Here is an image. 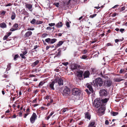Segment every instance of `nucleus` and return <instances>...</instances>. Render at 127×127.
I'll use <instances>...</instances> for the list:
<instances>
[{"mask_svg": "<svg viewBox=\"0 0 127 127\" xmlns=\"http://www.w3.org/2000/svg\"><path fill=\"white\" fill-rule=\"evenodd\" d=\"M39 61L38 60H36L35 62L32 63V65L33 66H35L37 65L39 63Z\"/></svg>", "mask_w": 127, "mask_h": 127, "instance_id": "obj_25", "label": "nucleus"}, {"mask_svg": "<svg viewBox=\"0 0 127 127\" xmlns=\"http://www.w3.org/2000/svg\"><path fill=\"white\" fill-rule=\"evenodd\" d=\"M111 114L113 116H115L118 114V113L116 112H111Z\"/></svg>", "mask_w": 127, "mask_h": 127, "instance_id": "obj_32", "label": "nucleus"}, {"mask_svg": "<svg viewBox=\"0 0 127 127\" xmlns=\"http://www.w3.org/2000/svg\"><path fill=\"white\" fill-rule=\"evenodd\" d=\"M55 81L56 82V84L57 85L58 84L59 86H61L62 85H63V80L61 78H55Z\"/></svg>", "mask_w": 127, "mask_h": 127, "instance_id": "obj_6", "label": "nucleus"}, {"mask_svg": "<svg viewBox=\"0 0 127 127\" xmlns=\"http://www.w3.org/2000/svg\"><path fill=\"white\" fill-rule=\"evenodd\" d=\"M26 8H28L29 10L32 11V5L30 4H26L25 5Z\"/></svg>", "mask_w": 127, "mask_h": 127, "instance_id": "obj_15", "label": "nucleus"}, {"mask_svg": "<svg viewBox=\"0 0 127 127\" xmlns=\"http://www.w3.org/2000/svg\"><path fill=\"white\" fill-rule=\"evenodd\" d=\"M126 71L125 69H121L120 70L119 73L120 74H121L122 73H124L126 72Z\"/></svg>", "mask_w": 127, "mask_h": 127, "instance_id": "obj_30", "label": "nucleus"}, {"mask_svg": "<svg viewBox=\"0 0 127 127\" xmlns=\"http://www.w3.org/2000/svg\"><path fill=\"white\" fill-rule=\"evenodd\" d=\"M66 25L67 27L69 28L70 27L69 23L68 22H66Z\"/></svg>", "mask_w": 127, "mask_h": 127, "instance_id": "obj_52", "label": "nucleus"}, {"mask_svg": "<svg viewBox=\"0 0 127 127\" xmlns=\"http://www.w3.org/2000/svg\"><path fill=\"white\" fill-rule=\"evenodd\" d=\"M80 66L76 64H73L71 66V69L72 70H75L79 68Z\"/></svg>", "mask_w": 127, "mask_h": 127, "instance_id": "obj_9", "label": "nucleus"}, {"mask_svg": "<svg viewBox=\"0 0 127 127\" xmlns=\"http://www.w3.org/2000/svg\"><path fill=\"white\" fill-rule=\"evenodd\" d=\"M72 92L73 95H78L80 94V91L77 88H73L72 91Z\"/></svg>", "mask_w": 127, "mask_h": 127, "instance_id": "obj_4", "label": "nucleus"}, {"mask_svg": "<svg viewBox=\"0 0 127 127\" xmlns=\"http://www.w3.org/2000/svg\"><path fill=\"white\" fill-rule=\"evenodd\" d=\"M0 27L3 29L6 28L7 26L6 24L3 22L0 24Z\"/></svg>", "mask_w": 127, "mask_h": 127, "instance_id": "obj_20", "label": "nucleus"}, {"mask_svg": "<svg viewBox=\"0 0 127 127\" xmlns=\"http://www.w3.org/2000/svg\"><path fill=\"white\" fill-rule=\"evenodd\" d=\"M96 125V122L95 120H93L91 121L89 125V127H95V125Z\"/></svg>", "mask_w": 127, "mask_h": 127, "instance_id": "obj_13", "label": "nucleus"}, {"mask_svg": "<svg viewBox=\"0 0 127 127\" xmlns=\"http://www.w3.org/2000/svg\"><path fill=\"white\" fill-rule=\"evenodd\" d=\"M47 35V33H44L42 34V37L44 38L46 37Z\"/></svg>", "mask_w": 127, "mask_h": 127, "instance_id": "obj_53", "label": "nucleus"}, {"mask_svg": "<svg viewBox=\"0 0 127 127\" xmlns=\"http://www.w3.org/2000/svg\"><path fill=\"white\" fill-rule=\"evenodd\" d=\"M113 84L112 81L110 80H108L105 81L103 85L105 87H109L111 86Z\"/></svg>", "mask_w": 127, "mask_h": 127, "instance_id": "obj_7", "label": "nucleus"}, {"mask_svg": "<svg viewBox=\"0 0 127 127\" xmlns=\"http://www.w3.org/2000/svg\"><path fill=\"white\" fill-rule=\"evenodd\" d=\"M22 52L23 53V54L24 55H25L27 53V49H25V51L24 52Z\"/></svg>", "mask_w": 127, "mask_h": 127, "instance_id": "obj_50", "label": "nucleus"}, {"mask_svg": "<svg viewBox=\"0 0 127 127\" xmlns=\"http://www.w3.org/2000/svg\"><path fill=\"white\" fill-rule=\"evenodd\" d=\"M23 13L25 15H29V13L26 11H25L23 12Z\"/></svg>", "mask_w": 127, "mask_h": 127, "instance_id": "obj_51", "label": "nucleus"}, {"mask_svg": "<svg viewBox=\"0 0 127 127\" xmlns=\"http://www.w3.org/2000/svg\"><path fill=\"white\" fill-rule=\"evenodd\" d=\"M56 82L55 81V79L53 81L50 82L49 86L50 87H54V85H55V86H57V85L56 84Z\"/></svg>", "mask_w": 127, "mask_h": 127, "instance_id": "obj_16", "label": "nucleus"}, {"mask_svg": "<svg viewBox=\"0 0 127 127\" xmlns=\"http://www.w3.org/2000/svg\"><path fill=\"white\" fill-rule=\"evenodd\" d=\"M125 7L123 6V7H121L120 9V11H119L120 12H122V11L124 10H125Z\"/></svg>", "mask_w": 127, "mask_h": 127, "instance_id": "obj_38", "label": "nucleus"}, {"mask_svg": "<svg viewBox=\"0 0 127 127\" xmlns=\"http://www.w3.org/2000/svg\"><path fill=\"white\" fill-rule=\"evenodd\" d=\"M90 92H91L92 93H93L94 92V90L93 89V88H88Z\"/></svg>", "mask_w": 127, "mask_h": 127, "instance_id": "obj_56", "label": "nucleus"}, {"mask_svg": "<svg viewBox=\"0 0 127 127\" xmlns=\"http://www.w3.org/2000/svg\"><path fill=\"white\" fill-rule=\"evenodd\" d=\"M8 36L7 35H5V36L3 38V40H6Z\"/></svg>", "mask_w": 127, "mask_h": 127, "instance_id": "obj_60", "label": "nucleus"}, {"mask_svg": "<svg viewBox=\"0 0 127 127\" xmlns=\"http://www.w3.org/2000/svg\"><path fill=\"white\" fill-rule=\"evenodd\" d=\"M55 24L54 23H50L49 24V25L50 26H54V25H55Z\"/></svg>", "mask_w": 127, "mask_h": 127, "instance_id": "obj_61", "label": "nucleus"}, {"mask_svg": "<svg viewBox=\"0 0 127 127\" xmlns=\"http://www.w3.org/2000/svg\"><path fill=\"white\" fill-rule=\"evenodd\" d=\"M123 40L121 39H116L115 40V42L116 43H117L118 42L120 41H122Z\"/></svg>", "mask_w": 127, "mask_h": 127, "instance_id": "obj_47", "label": "nucleus"}, {"mask_svg": "<svg viewBox=\"0 0 127 127\" xmlns=\"http://www.w3.org/2000/svg\"><path fill=\"white\" fill-rule=\"evenodd\" d=\"M64 42L62 41H60L57 44V47H59L62 45V44Z\"/></svg>", "mask_w": 127, "mask_h": 127, "instance_id": "obj_26", "label": "nucleus"}, {"mask_svg": "<svg viewBox=\"0 0 127 127\" xmlns=\"http://www.w3.org/2000/svg\"><path fill=\"white\" fill-rule=\"evenodd\" d=\"M94 103L95 104V106L96 108H98L100 106H102V103L101 102L100 100V98H97L95 99L94 100Z\"/></svg>", "mask_w": 127, "mask_h": 127, "instance_id": "obj_3", "label": "nucleus"}, {"mask_svg": "<svg viewBox=\"0 0 127 127\" xmlns=\"http://www.w3.org/2000/svg\"><path fill=\"white\" fill-rule=\"evenodd\" d=\"M83 71L81 70L77 71L76 72L77 76L79 78H81L83 76Z\"/></svg>", "mask_w": 127, "mask_h": 127, "instance_id": "obj_10", "label": "nucleus"}, {"mask_svg": "<svg viewBox=\"0 0 127 127\" xmlns=\"http://www.w3.org/2000/svg\"><path fill=\"white\" fill-rule=\"evenodd\" d=\"M90 74V73L89 71H85L84 73H83V75L84 77V78L89 77Z\"/></svg>", "mask_w": 127, "mask_h": 127, "instance_id": "obj_12", "label": "nucleus"}, {"mask_svg": "<svg viewBox=\"0 0 127 127\" xmlns=\"http://www.w3.org/2000/svg\"><path fill=\"white\" fill-rule=\"evenodd\" d=\"M125 31V29H121L120 30V32L122 33L123 32Z\"/></svg>", "mask_w": 127, "mask_h": 127, "instance_id": "obj_63", "label": "nucleus"}, {"mask_svg": "<svg viewBox=\"0 0 127 127\" xmlns=\"http://www.w3.org/2000/svg\"><path fill=\"white\" fill-rule=\"evenodd\" d=\"M105 109V107L102 106L99 108L98 111L99 113H101L102 115H103L104 113Z\"/></svg>", "mask_w": 127, "mask_h": 127, "instance_id": "obj_11", "label": "nucleus"}, {"mask_svg": "<svg viewBox=\"0 0 127 127\" xmlns=\"http://www.w3.org/2000/svg\"><path fill=\"white\" fill-rule=\"evenodd\" d=\"M17 30L18 29L17 28H12L10 29V31L11 32H13Z\"/></svg>", "mask_w": 127, "mask_h": 127, "instance_id": "obj_39", "label": "nucleus"}, {"mask_svg": "<svg viewBox=\"0 0 127 127\" xmlns=\"http://www.w3.org/2000/svg\"><path fill=\"white\" fill-rule=\"evenodd\" d=\"M45 83V82L44 81H41L39 83L38 86L39 87H41Z\"/></svg>", "mask_w": 127, "mask_h": 127, "instance_id": "obj_24", "label": "nucleus"}, {"mask_svg": "<svg viewBox=\"0 0 127 127\" xmlns=\"http://www.w3.org/2000/svg\"><path fill=\"white\" fill-rule=\"evenodd\" d=\"M37 116L35 113H33L30 118V121L31 122L32 124H33L35 122L36 119H37Z\"/></svg>", "mask_w": 127, "mask_h": 127, "instance_id": "obj_5", "label": "nucleus"}, {"mask_svg": "<svg viewBox=\"0 0 127 127\" xmlns=\"http://www.w3.org/2000/svg\"><path fill=\"white\" fill-rule=\"evenodd\" d=\"M63 24L62 22L58 23L56 25V27L57 28H60L62 27Z\"/></svg>", "mask_w": 127, "mask_h": 127, "instance_id": "obj_23", "label": "nucleus"}, {"mask_svg": "<svg viewBox=\"0 0 127 127\" xmlns=\"http://www.w3.org/2000/svg\"><path fill=\"white\" fill-rule=\"evenodd\" d=\"M68 111V109L67 108H63L61 110V113L63 114L64 112L66 111Z\"/></svg>", "mask_w": 127, "mask_h": 127, "instance_id": "obj_22", "label": "nucleus"}, {"mask_svg": "<svg viewBox=\"0 0 127 127\" xmlns=\"http://www.w3.org/2000/svg\"><path fill=\"white\" fill-rule=\"evenodd\" d=\"M34 30V28L30 27V28H28V29H27V30H29V31H30V30L33 31V30Z\"/></svg>", "mask_w": 127, "mask_h": 127, "instance_id": "obj_49", "label": "nucleus"}, {"mask_svg": "<svg viewBox=\"0 0 127 127\" xmlns=\"http://www.w3.org/2000/svg\"><path fill=\"white\" fill-rule=\"evenodd\" d=\"M45 41L46 42L48 43L49 44H50L51 39L49 38H48L45 39Z\"/></svg>", "mask_w": 127, "mask_h": 127, "instance_id": "obj_31", "label": "nucleus"}, {"mask_svg": "<svg viewBox=\"0 0 127 127\" xmlns=\"http://www.w3.org/2000/svg\"><path fill=\"white\" fill-rule=\"evenodd\" d=\"M109 124V122L108 120H106L105 121V124L106 125H108Z\"/></svg>", "mask_w": 127, "mask_h": 127, "instance_id": "obj_57", "label": "nucleus"}, {"mask_svg": "<svg viewBox=\"0 0 127 127\" xmlns=\"http://www.w3.org/2000/svg\"><path fill=\"white\" fill-rule=\"evenodd\" d=\"M70 92V90L69 88H65L63 91V95H68Z\"/></svg>", "mask_w": 127, "mask_h": 127, "instance_id": "obj_8", "label": "nucleus"}, {"mask_svg": "<svg viewBox=\"0 0 127 127\" xmlns=\"http://www.w3.org/2000/svg\"><path fill=\"white\" fill-rule=\"evenodd\" d=\"M58 51H59L58 53L56 55V56H59L61 55V50H60V49H59L58 50Z\"/></svg>", "mask_w": 127, "mask_h": 127, "instance_id": "obj_33", "label": "nucleus"}, {"mask_svg": "<svg viewBox=\"0 0 127 127\" xmlns=\"http://www.w3.org/2000/svg\"><path fill=\"white\" fill-rule=\"evenodd\" d=\"M87 52V51L86 50H84L83 52L82 53L83 54H85Z\"/></svg>", "mask_w": 127, "mask_h": 127, "instance_id": "obj_59", "label": "nucleus"}, {"mask_svg": "<svg viewBox=\"0 0 127 127\" xmlns=\"http://www.w3.org/2000/svg\"><path fill=\"white\" fill-rule=\"evenodd\" d=\"M57 40V39L55 38L51 39L50 44H53Z\"/></svg>", "mask_w": 127, "mask_h": 127, "instance_id": "obj_27", "label": "nucleus"}, {"mask_svg": "<svg viewBox=\"0 0 127 127\" xmlns=\"http://www.w3.org/2000/svg\"><path fill=\"white\" fill-rule=\"evenodd\" d=\"M96 15V14H94L93 15H92L90 16V17L91 18H93L95 17Z\"/></svg>", "mask_w": 127, "mask_h": 127, "instance_id": "obj_43", "label": "nucleus"}, {"mask_svg": "<svg viewBox=\"0 0 127 127\" xmlns=\"http://www.w3.org/2000/svg\"><path fill=\"white\" fill-rule=\"evenodd\" d=\"M18 27V24L15 23L13 26V27L17 28Z\"/></svg>", "mask_w": 127, "mask_h": 127, "instance_id": "obj_37", "label": "nucleus"}, {"mask_svg": "<svg viewBox=\"0 0 127 127\" xmlns=\"http://www.w3.org/2000/svg\"><path fill=\"white\" fill-rule=\"evenodd\" d=\"M36 20L34 19H33L30 21V23L32 24H36Z\"/></svg>", "mask_w": 127, "mask_h": 127, "instance_id": "obj_29", "label": "nucleus"}, {"mask_svg": "<svg viewBox=\"0 0 127 127\" xmlns=\"http://www.w3.org/2000/svg\"><path fill=\"white\" fill-rule=\"evenodd\" d=\"M59 2H55L53 4V5H55L57 7H59Z\"/></svg>", "mask_w": 127, "mask_h": 127, "instance_id": "obj_41", "label": "nucleus"}, {"mask_svg": "<svg viewBox=\"0 0 127 127\" xmlns=\"http://www.w3.org/2000/svg\"><path fill=\"white\" fill-rule=\"evenodd\" d=\"M108 94L107 90L101 89L99 92L100 96L102 97L106 96Z\"/></svg>", "mask_w": 127, "mask_h": 127, "instance_id": "obj_2", "label": "nucleus"}, {"mask_svg": "<svg viewBox=\"0 0 127 127\" xmlns=\"http://www.w3.org/2000/svg\"><path fill=\"white\" fill-rule=\"evenodd\" d=\"M29 114V113H27L25 114L24 115V118H26L27 116Z\"/></svg>", "mask_w": 127, "mask_h": 127, "instance_id": "obj_58", "label": "nucleus"}, {"mask_svg": "<svg viewBox=\"0 0 127 127\" xmlns=\"http://www.w3.org/2000/svg\"><path fill=\"white\" fill-rule=\"evenodd\" d=\"M85 118L88 119L89 120H90L91 118V115L90 113L88 112H86L85 113Z\"/></svg>", "mask_w": 127, "mask_h": 127, "instance_id": "obj_19", "label": "nucleus"}, {"mask_svg": "<svg viewBox=\"0 0 127 127\" xmlns=\"http://www.w3.org/2000/svg\"><path fill=\"white\" fill-rule=\"evenodd\" d=\"M11 63H9L7 66V68H6V70H9L10 69L11 67Z\"/></svg>", "mask_w": 127, "mask_h": 127, "instance_id": "obj_34", "label": "nucleus"}, {"mask_svg": "<svg viewBox=\"0 0 127 127\" xmlns=\"http://www.w3.org/2000/svg\"><path fill=\"white\" fill-rule=\"evenodd\" d=\"M18 57H19L18 54L15 55L14 57V61L16 60H17V58Z\"/></svg>", "mask_w": 127, "mask_h": 127, "instance_id": "obj_35", "label": "nucleus"}, {"mask_svg": "<svg viewBox=\"0 0 127 127\" xmlns=\"http://www.w3.org/2000/svg\"><path fill=\"white\" fill-rule=\"evenodd\" d=\"M88 57V56L85 55H83L81 57H80V58L82 59H87V58Z\"/></svg>", "mask_w": 127, "mask_h": 127, "instance_id": "obj_28", "label": "nucleus"}, {"mask_svg": "<svg viewBox=\"0 0 127 127\" xmlns=\"http://www.w3.org/2000/svg\"><path fill=\"white\" fill-rule=\"evenodd\" d=\"M24 55L23 54H20V56L22 59H25L26 58Z\"/></svg>", "mask_w": 127, "mask_h": 127, "instance_id": "obj_44", "label": "nucleus"}, {"mask_svg": "<svg viewBox=\"0 0 127 127\" xmlns=\"http://www.w3.org/2000/svg\"><path fill=\"white\" fill-rule=\"evenodd\" d=\"M113 80L114 82H118L123 80L124 79H122L121 78L116 77L114 78Z\"/></svg>", "mask_w": 127, "mask_h": 127, "instance_id": "obj_17", "label": "nucleus"}, {"mask_svg": "<svg viewBox=\"0 0 127 127\" xmlns=\"http://www.w3.org/2000/svg\"><path fill=\"white\" fill-rule=\"evenodd\" d=\"M26 91L25 92H26L27 91H28V92H30L31 91V88H27L26 89Z\"/></svg>", "mask_w": 127, "mask_h": 127, "instance_id": "obj_46", "label": "nucleus"}, {"mask_svg": "<svg viewBox=\"0 0 127 127\" xmlns=\"http://www.w3.org/2000/svg\"><path fill=\"white\" fill-rule=\"evenodd\" d=\"M1 14L2 15H4L6 13V11L4 10H2L0 12Z\"/></svg>", "mask_w": 127, "mask_h": 127, "instance_id": "obj_40", "label": "nucleus"}, {"mask_svg": "<svg viewBox=\"0 0 127 127\" xmlns=\"http://www.w3.org/2000/svg\"><path fill=\"white\" fill-rule=\"evenodd\" d=\"M62 64L65 66H66L68 64V62H66L65 63H63Z\"/></svg>", "mask_w": 127, "mask_h": 127, "instance_id": "obj_55", "label": "nucleus"}, {"mask_svg": "<svg viewBox=\"0 0 127 127\" xmlns=\"http://www.w3.org/2000/svg\"><path fill=\"white\" fill-rule=\"evenodd\" d=\"M43 22V21H38L36 20V25H38L41 24Z\"/></svg>", "mask_w": 127, "mask_h": 127, "instance_id": "obj_36", "label": "nucleus"}, {"mask_svg": "<svg viewBox=\"0 0 127 127\" xmlns=\"http://www.w3.org/2000/svg\"><path fill=\"white\" fill-rule=\"evenodd\" d=\"M118 14L117 13H116L115 12L114 13L112 14L111 16L112 17H114L116 16V15H117Z\"/></svg>", "mask_w": 127, "mask_h": 127, "instance_id": "obj_48", "label": "nucleus"}, {"mask_svg": "<svg viewBox=\"0 0 127 127\" xmlns=\"http://www.w3.org/2000/svg\"><path fill=\"white\" fill-rule=\"evenodd\" d=\"M37 98H36L34 100H33L32 101V103H37Z\"/></svg>", "mask_w": 127, "mask_h": 127, "instance_id": "obj_45", "label": "nucleus"}, {"mask_svg": "<svg viewBox=\"0 0 127 127\" xmlns=\"http://www.w3.org/2000/svg\"><path fill=\"white\" fill-rule=\"evenodd\" d=\"M16 17V14L14 12H12L11 13V18L12 20H14L15 19Z\"/></svg>", "mask_w": 127, "mask_h": 127, "instance_id": "obj_21", "label": "nucleus"}, {"mask_svg": "<svg viewBox=\"0 0 127 127\" xmlns=\"http://www.w3.org/2000/svg\"><path fill=\"white\" fill-rule=\"evenodd\" d=\"M101 78L98 77L94 80L92 83H87L86 86L87 87H100L102 85L103 83Z\"/></svg>", "mask_w": 127, "mask_h": 127, "instance_id": "obj_1", "label": "nucleus"}, {"mask_svg": "<svg viewBox=\"0 0 127 127\" xmlns=\"http://www.w3.org/2000/svg\"><path fill=\"white\" fill-rule=\"evenodd\" d=\"M51 98V97L49 95H47L45 97H44V98L45 99H48Z\"/></svg>", "mask_w": 127, "mask_h": 127, "instance_id": "obj_42", "label": "nucleus"}, {"mask_svg": "<svg viewBox=\"0 0 127 127\" xmlns=\"http://www.w3.org/2000/svg\"><path fill=\"white\" fill-rule=\"evenodd\" d=\"M3 76L5 78H7L8 77V76L6 74H4L3 75Z\"/></svg>", "mask_w": 127, "mask_h": 127, "instance_id": "obj_64", "label": "nucleus"}, {"mask_svg": "<svg viewBox=\"0 0 127 127\" xmlns=\"http://www.w3.org/2000/svg\"><path fill=\"white\" fill-rule=\"evenodd\" d=\"M85 91L88 95H90L91 94V92L89 91L88 89H86Z\"/></svg>", "mask_w": 127, "mask_h": 127, "instance_id": "obj_54", "label": "nucleus"}, {"mask_svg": "<svg viewBox=\"0 0 127 127\" xmlns=\"http://www.w3.org/2000/svg\"><path fill=\"white\" fill-rule=\"evenodd\" d=\"M109 100V98H105L104 99H102L100 98V100L102 105L104 103H106Z\"/></svg>", "mask_w": 127, "mask_h": 127, "instance_id": "obj_18", "label": "nucleus"}, {"mask_svg": "<svg viewBox=\"0 0 127 127\" xmlns=\"http://www.w3.org/2000/svg\"><path fill=\"white\" fill-rule=\"evenodd\" d=\"M32 34V33L31 31H28L24 35V37L25 38H28V37L31 36Z\"/></svg>", "mask_w": 127, "mask_h": 127, "instance_id": "obj_14", "label": "nucleus"}, {"mask_svg": "<svg viewBox=\"0 0 127 127\" xmlns=\"http://www.w3.org/2000/svg\"><path fill=\"white\" fill-rule=\"evenodd\" d=\"M30 112V109L29 108H28L26 110V112L27 113H28L29 112Z\"/></svg>", "mask_w": 127, "mask_h": 127, "instance_id": "obj_62", "label": "nucleus"}]
</instances>
